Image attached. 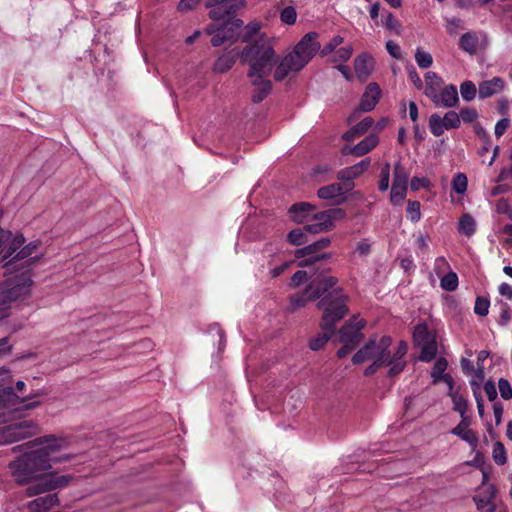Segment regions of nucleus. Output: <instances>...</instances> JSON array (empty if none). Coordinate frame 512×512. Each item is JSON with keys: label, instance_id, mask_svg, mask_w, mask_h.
I'll return each mask as SVG.
<instances>
[{"label": "nucleus", "instance_id": "a211bd4d", "mask_svg": "<svg viewBox=\"0 0 512 512\" xmlns=\"http://www.w3.org/2000/svg\"><path fill=\"white\" fill-rule=\"evenodd\" d=\"M364 327L363 320L350 319L339 330L340 342H346L357 346L363 339L361 329Z\"/></svg>", "mask_w": 512, "mask_h": 512}, {"label": "nucleus", "instance_id": "0e129e2a", "mask_svg": "<svg viewBox=\"0 0 512 512\" xmlns=\"http://www.w3.org/2000/svg\"><path fill=\"white\" fill-rule=\"evenodd\" d=\"M431 182L428 178L413 177L410 182V187L413 191H417L420 188H429Z\"/></svg>", "mask_w": 512, "mask_h": 512}, {"label": "nucleus", "instance_id": "0eeeda50", "mask_svg": "<svg viewBox=\"0 0 512 512\" xmlns=\"http://www.w3.org/2000/svg\"><path fill=\"white\" fill-rule=\"evenodd\" d=\"M331 241L328 237H323L303 248L295 251V257L303 260L299 261V267H309L317 262L331 257L330 253H322L321 251L330 245Z\"/></svg>", "mask_w": 512, "mask_h": 512}, {"label": "nucleus", "instance_id": "a878e982", "mask_svg": "<svg viewBox=\"0 0 512 512\" xmlns=\"http://www.w3.org/2000/svg\"><path fill=\"white\" fill-rule=\"evenodd\" d=\"M59 503L57 494H46L29 502L28 510L30 512H46L51 507Z\"/></svg>", "mask_w": 512, "mask_h": 512}, {"label": "nucleus", "instance_id": "dca6fc26", "mask_svg": "<svg viewBox=\"0 0 512 512\" xmlns=\"http://www.w3.org/2000/svg\"><path fill=\"white\" fill-rule=\"evenodd\" d=\"M9 467L16 482L20 485L30 483L38 475L34 465H32L26 454L22 458L11 462Z\"/></svg>", "mask_w": 512, "mask_h": 512}, {"label": "nucleus", "instance_id": "2eb2a0df", "mask_svg": "<svg viewBox=\"0 0 512 512\" xmlns=\"http://www.w3.org/2000/svg\"><path fill=\"white\" fill-rule=\"evenodd\" d=\"M460 123V116L455 111L447 112L444 117L432 114L429 118L430 131L436 137L441 136L445 130L458 128Z\"/></svg>", "mask_w": 512, "mask_h": 512}, {"label": "nucleus", "instance_id": "473e14b6", "mask_svg": "<svg viewBox=\"0 0 512 512\" xmlns=\"http://www.w3.org/2000/svg\"><path fill=\"white\" fill-rule=\"evenodd\" d=\"M489 493L486 496L476 495L473 500L479 512H494L495 504L493 498L495 497V489L493 486L489 487Z\"/></svg>", "mask_w": 512, "mask_h": 512}, {"label": "nucleus", "instance_id": "e2e57ef3", "mask_svg": "<svg viewBox=\"0 0 512 512\" xmlns=\"http://www.w3.org/2000/svg\"><path fill=\"white\" fill-rule=\"evenodd\" d=\"M407 71H408L409 79L413 83L415 88L418 90H421L423 88V82H422L419 74L417 73L415 67L411 65V66L407 67Z\"/></svg>", "mask_w": 512, "mask_h": 512}, {"label": "nucleus", "instance_id": "7ed1b4c3", "mask_svg": "<svg viewBox=\"0 0 512 512\" xmlns=\"http://www.w3.org/2000/svg\"><path fill=\"white\" fill-rule=\"evenodd\" d=\"M348 301L349 297L342 288H337L318 302L317 307L323 310L320 322L322 330L335 329L336 323L342 320L349 311Z\"/></svg>", "mask_w": 512, "mask_h": 512}, {"label": "nucleus", "instance_id": "37998d69", "mask_svg": "<svg viewBox=\"0 0 512 512\" xmlns=\"http://www.w3.org/2000/svg\"><path fill=\"white\" fill-rule=\"evenodd\" d=\"M448 362L445 358H439L435 362L432 371L431 377L433 378V383H438L439 380L442 379L443 375H445V370L447 369Z\"/></svg>", "mask_w": 512, "mask_h": 512}, {"label": "nucleus", "instance_id": "c85d7f7f", "mask_svg": "<svg viewBox=\"0 0 512 512\" xmlns=\"http://www.w3.org/2000/svg\"><path fill=\"white\" fill-rule=\"evenodd\" d=\"M251 84L255 86V90L252 93V102L253 103H260L262 102L267 95L270 93L272 88V83L270 80L266 78L261 79H250Z\"/></svg>", "mask_w": 512, "mask_h": 512}, {"label": "nucleus", "instance_id": "4be33fe9", "mask_svg": "<svg viewBox=\"0 0 512 512\" xmlns=\"http://www.w3.org/2000/svg\"><path fill=\"white\" fill-rule=\"evenodd\" d=\"M370 164V158H365L355 165L340 170L337 173V178L344 184L353 183V179L361 176L370 167Z\"/></svg>", "mask_w": 512, "mask_h": 512}, {"label": "nucleus", "instance_id": "de8ad7c7", "mask_svg": "<svg viewBox=\"0 0 512 512\" xmlns=\"http://www.w3.org/2000/svg\"><path fill=\"white\" fill-rule=\"evenodd\" d=\"M392 184L404 186H407L408 184V173L401 163H397L394 167V178Z\"/></svg>", "mask_w": 512, "mask_h": 512}, {"label": "nucleus", "instance_id": "774afa93", "mask_svg": "<svg viewBox=\"0 0 512 512\" xmlns=\"http://www.w3.org/2000/svg\"><path fill=\"white\" fill-rule=\"evenodd\" d=\"M510 125V120L508 118L500 119L495 125V135L496 137H501L507 130Z\"/></svg>", "mask_w": 512, "mask_h": 512}, {"label": "nucleus", "instance_id": "9b49d317", "mask_svg": "<svg viewBox=\"0 0 512 512\" xmlns=\"http://www.w3.org/2000/svg\"><path fill=\"white\" fill-rule=\"evenodd\" d=\"M344 216L340 208L329 209L316 213L311 222L304 226V230L310 234H318L330 231L334 228V221Z\"/></svg>", "mask_w": 512, "mask_h": 512}, {"label": "nucleus", "instance_id": "f257e3e1", "mask_svg": "<svg viewBox=\"0 0 512 512\" xmlns=\"http://www.w3.org/2000/svg\"><path fill=\"white\" fill-rule=\"evenodd\" d=\"M391 344L392 338L390 336H383L379 340L371 338L353 355L352 362L360 364L366 360H375L379 362L378 364L388 366V376L395 377L406 366L404 356L408 351V344L405 341H400L394 352L390 349Z\"/></svg>", "mask_w": 512, "mask_h": 512}, {"label": "nucleus", "instance_id": "6e6552de", "mask_svg": "<svg viewBox=\"0 0 512 512\" xmlns=\"http://www.w3.org/2000/svg\"><path fill=\"white\" fill-rule=\"evenodd\" d=\"M33 480L34 481L26 488V495L29 497L50 492L57 488H63L69 484L72 477L69 475L57 476L54 474H48L40 477L37 475Z\"/></svg>", "mask_w": 512, "mask_h": 512}, {"label": "nucleus", "instance_id": "4c0bfd02", "mask_svg": "<svg viewBox=\"0 0 512 512\" xmlns=\"http://www.w3.org/2000/svg\"><path fill=\"white\" fill-rule=\"evenodd\" d=\"M460 48L473 55L477 51L478 47V37L474 32H466L460 37L459 41Z\"/></svg>", "mask_w": 512, "mask_h": 512}, {"label": "nucleus", "instance_id": "2f4dec72", "mask_svg": "<svg viewBox=\"0 0 512 512\" xmlns=\"http://www.w3.org/2000/svg\"><path fill=\"white\" fill-rule=\"evenodd\" d=\"M443 80L435 72L429 71L425 74V89L424 94L432 99L435 94L440 90Z\"/></svg>", "mask_w": 512, "mask_h": 512}, {"label": "nucleus", "instance_id": "c756f323", "mask_svg": "<svg viewBox=\"0 0 512 512\" xmlns=\"http://www.w3.org/2000/svg\"><path fill=\"white\" fill-rule=\"evenodd\" d=\"M379 142V138L376 134H369L362 141H360L357 145L350 149V154H353L357 157L363 156L374 149Z\"/></svg>", "mask_w": 512, "mask_h": 512}, {"label": "nucleus", "instance_id": "393cba45", "mask_svg": "<svg viewBox=\"0 0 512 512\" xmlns=\"http://www.w3.org/2000/svg\"><path fill=\"white\" fill-rule=\"evenodd\" d=\"M505 87V82L501 77H494L490 80L482 81L479 84L478 92L480 99L489 98L500 93Z\"/></svg>", "mask_w": 512, "mask_h": 512}, {"label": "nucleus", "instance_id": "b1692460", "mask_svg": "<svg viewBox=\"0 0 512 512\" xmlns=\"http://www.w3.org/2000/svg\"><path fill=\"white\" fill-rule=\"evenodd\" d=\"M353 187V183L343 185L339 183H332L327 186L319 188L317 191V195L320 199L323 200H335L344 195L346 192L352 190Z\"/></svg>", "mask_w": 512, "mask_h": 512}, {"label": "nucleus", "instance_id": "aec40b11", "mask_svg": "<svg viewBox=\"0 0 512 512\" xmlns=\"http://www.w3.org/2000/svg\"><path fill=\"white\" fill-rule=\"evenodd\" d=\"M25 445L29 447L40 446L39 449L45 450L47 452V455L50 456V454L64 448L67 445V442L65 439L56 438L54 435H48L44 437H38L26 443Z\"/></svg>", "mask_w": 512, "mask_h": 512}, {"label": "nucleus", "instance_id": "58836bf2", "mask_svg": "<svg viewBox=\"0 0 512 512\" xmlns=\"http://www.w3.org/2000/svg\"><path fill=\"white\" fill-rule=\"evenodd\" d=\"M476 223L474 218L469 214H464L459 221L458 231L467 237L472 236L475 233Z\"/></svg>", "mask_w": 512, "mask_h": 512}, {"label": "nucleus", "instance_id": "79ce46f5", "mask_svg": "<svg viewBox=\"0 0 512 512\" xmlns=\"http://www.w3.org/2000/svg\"><path fill=\"white\" fill-rule=\"evenodd\" d=\"M450 397L454 405V411L458 412L461 417H466V412L468 410L467 400L463 397V395L459 394V392L450 395Z\"/></svg>", "mask_w": 512, "mask_h": 512}, {"label": "nucleus", "instance_id": "49530a36", "mask_svg": "<svg viewBox=\"0 0 512 512\" xmlns=\"http://www.w3.org/2000/svg\"><path fill=\"white\" fill-rule=\"evenodd\" d=\"M440 285L446 291H454L458 287V276L455 272H449L441 279Z\"/></svg>", "mask_w": 512, "mask_h": 512}, {"label": "nucleus", "instance_id": "864d4df0", "mask_svg": "<svg viewBox=\"0 0 512 512\" xmlns=\"http://www.w3.org/2000/svg\"><path fill=\"white\" fill-rule=\"evenodd\" d=\"M312 300L313 299L307 297L306 289L302 293L294 294L290 297L291 310L294 311L296 309L304 307L307 301Z\"/></svg>", "mask_w": 512, "mask_h": 512}, {"label": "nucleus", "instance_id": "69168bd1", "mask_svg": "<svg viewBox=\"0 0 512 512\" xmlns=\"http://www.w3.org/2000/svg\"><path fill=\"white\" fill-rule=\"evenodd\" d=\"M308 273L304 270L296 271L290 281V286L295 288L308 279Z\"/></svg>", "mask_w": 512, "mask_h": 512}, {"label": "nucleus", "instance_id": "3c124183", "mask_svg": "<svg viewBox=\"0 0 512 512\" xmlns=\"http://www.w3.org/2000/svg\"><path fill=\"white\" fill-rule=\"evenodd\" d=\"M344 42V38L340 35H336L329 40V42L320 50V54L322 56H327L332 52H335L337 47H339Z\"/></svg>", "mask_w": 512, "mask_h": 512}, {"label": "nucleus", "instance_id": "5fc2aeb1", "mask_svg": "<svg viewBox=\"0 0 512 512\" xmlns=\"http://www.w3.org/2000/svg\"><path fill=\"white\" fill-rule=\"evenodd\" d=\"M280 19L283 23L287 25H293L297 19V12L294 7L287 6L282 9L280 13Z\"/></svg>", "mask_w": 512, "mask_h": 512}, {"label": "nucleus", "instance_id": "a18cd8bd", "mask_svg": "<svg viewBox=\"0 0 512 512\" xmlns=\"http://www.w3.org/2000/svg\"><path fill=\"white\" fill-rule=\"evenodd\" d=\"M306 233L307 232H305L304 227L302 229L301 228L293 229L287 235L288 241L292 245L300 246L308 241V239L306 237Z\"/></svg>", "mask_w": 512, "mask_h": 512}, {"label": "nucleus", "instance_id": "bf43d9fd", "mask_svg": "<svg viewBox=\"0 0 512 512\" xmlns=\"http://www.w3.org/2000/svg\"><path fill=\"white\" fill-rule=\"evenodd\" d=\"M490 302L483 297H477L474 306V312L480 316H486L489 312Z\"/></svg>", "mask_w": 512, "mask_h": 512}, {"label": "nucleus", "instance_id": "8fccbe9b", "mask_svg": "<svg viewBox=\"0 0 512 512\" xmlns=\"http://www.w3.org/2000/svg\"><path fill=\"white\" fill-rule=\"evenodd\" d=\"M493 460L498 465H504L507 462L506 450L504 445L497 441L493 446L492 451Z\"/></svg>", "mask_w": 512, "mask_h": 512}, {"label": "nucleus", "instance_id": "680f3d73", "mask_svg": "<svg viewBox=\"0 0 512 512\" xmlns=\"http://www.w3.org/2000/svg\"><path fill=\"white\" fill-rule=\"evenodd\" d=\"M460 120L462 119L466 123H471L478 118V112L474 108L466 107L460 110L458 113Z\"/></svg>", "mask_w": 512, "mask_h": 512}, {"label": "nucleus", "instance_id": "9d476101", "mask_svg": "<svg viewBox=\"0 0 512 512\" xmlns=\"http://www.w3.org/2000/svg\"><path fill=\"white\" fill-rule=\"evenodd\" d=\"M38 432V426L32 420H22L0 428V443L7 444L31 437Z\"/></svg>", "mask_w": 512, "mask_h": 512}, {"label": "nucleus", "instance_id": "423d86ee", "mask_svg": "<svg viewBox=\"0 0 512 512\" xmlns=\"http://www.w3.org/2000/svg\"><path fill=\"white\" fill-rule=\"evenodd\" d=\"M246 6L245 0H207L205 7L213 21L231 20Z\"/></svg>", "mask_w": 512, "mask_h": 512}, {"label": "nucleus", "instance_id": "f8f14e48", "mask_svg": "<svg viewBox=\"0 0 512 512\" xmlns=\"http://www.w3.org/2000/svg\"><path fill=\"white\" fill-rule=\"evenodd\" d=\"M40 395H43V393L41 391H36L35 393H31L25 397H19L11 387L0 389V409L7 408L18 410V405H20L23 410L34 409L40 405V402L33 401L26 403V401Z\"/></svg>", "mask_w": 512, "mask_h": 512}, {"label": "nucleus", "instance_id": "6ab92c4d", "mask_svg": "<svg viewBox=\"0 0 512 512\" xmlns=\"http://www.w3.org/2000/svg\"><path fill=\"white\" fill-rule=\"evenodd\" d=\"M431 101L439 108H454L459 103L458 91L455 85L450 84L435 94Z\"/></svg>", "mask_w": 512, "mask_h": 512}, {"label": "nucleus", "instance_id": "09e8293b", "mask_svg": "<svg viewBox=\"0 0 512 512\" xmlns=\"http://www.w3.org/2000/svg\"><path fill=\"white\" fill-rule=\"evenodd\" d=\"M415 60L420 68H429L433 63L432 55L428 52L423 51L421 48H417L415 53Z\"/></svg>", "mask_w": 512, "mask_h": 512}, {"label": "nucleus", "instance_id": "a19ab883", "mask_svg": "<svg viewBox=\"0 0 512 512\" xmlns=\"http://www.w3.org/2000/svg\"><path fill=\"white\" fill-rule=\"evenodd\" d=\"M460 93L464 101L470 102L476 97V85L470 81H463L460 85Z\"/></svg>", "mask_w": 512, "mask_h": 512}, {"label": "nucleus", "instance_id": "20e7f679", "mask_svg": "<svg viewBox=\"0 0 512 512\" xmlns=\"http://www.w3.org/2000/svg\"><path fill=\"white\" fill-rule=\"evenodd\" d=\"M31 278L26 272L6 279L0 284V319L8 316L10 304L30 294Z\"/></svg>", "mask_w": 512, "mask_h": 512}, {"label": "nucleus", "instance_id": "bb28decb", "mask_svg": "<svg viewBox=\"0 0 512 512\" xmlns=\"http://www.w3.org/2000/svg\"><path fill=\"white\" fill-rule=\"evenodd\" d=\"M373 68V61L367 54H361L354 60V69L359 80L365 81Z\"/></svg>", "mask_w": 512, "mask_h": 512}, {"label": "nucleus", "instance_id": "e433bc0d", "mask_svg": "<svg viewBox=\"0 0 512 512\" xmlns=\"http://www.w3.org/2000/svg\"><path fill=\"white\" fill-rule=\"evenodd\" d=\"M489 352L481 350L477 355V368H474V379L470 381L472 387L479 389V383L484 379V365L483 362L488 358Z\"/></svg>", "mask_w": 512, "mask_h": 512}, {"label": "nucleus", "instance_id": "c03bdc74", "mask_svg": "<svg viewBox=\"0 0 512 512\" xmlns=\"http://www.w3.org/2000/svg\"><path fill=\"white\" fill-rule=\"evenodd\" d=\"M406 193H407V186L392 184L391 193H390L391 203L394 205L401 204L405 199Z\"/></svg>", "mask_w": 512, "mask_h": 512}, {"label": "nucleus", "instance_id": "1a4fd4ad", "mask_svg": "<svg viewBox=\"0 0 512 512\" xmlns=\"http://www.w3.org/2000/svg\"><path fill=\"white\" fill-rule=\"evenodd\" d=\"M413 340L417 347L421 349L419 359L421 361H431L437 353V342L435 335L432 334L425 323L415 326Z\"/></svg>", "mask_w": 512, "mask_h": 512}, {"label": "nucleus", "instance_id": "f03ea898", "mask_svg": "<svg viewBox=\"0 0 512 512\" xmlns=\"http://www.w3.org/2000/svg\"><path fill=\"white\" fill-rule=\"evenodd\" d=\"M240 61L249 64V79H261L270 75L277 59L272 45L263 37H259L243 48Z\"/></svg>", "mask_w": 512, "mask_h": 512}, {"label": "nucleus", "instance_id": "39448f33", "mask_svg": "<svg viewBox=\"0 0 512 512\" xmlns=\"http://www.w3.org/2000/svg\"><path fill=\"white\" fill-rule=\"evenodd\" d=\"M11 237L12 234L0 249V254L3 253L1 262H4L10 258V260L4 264V267L8 272L15 270L17 268V262L30 257L39 246L38 241H32L26 246L22 247L25 242L23 235H16L12 239Z\"/></svg>", "mask_w": 512, "mask_h": 512}, {"label": "nucleus", "instance_id": "4468645a", "mask_svg": "<svg viewBox=\"0 0 512 512\" xmlns=\"http://www.w3.org/2000/svg\"><path fill=\"white\" fill-rule=\"evenodd\" d=\"M338 278L335 276H318L307 287L306 294L310 299H319L326 297L334 289H337Z\"/></svg>", "mask_w": 512, "mask_h": 512}, {"label": "nucleus", "instance_id": "5701e85b", "mask_svg": "<svg viewBox=\"0 0 512 512\" xmlns=\"http://www.w3.org/2000/svg\"><path fill=\"white\" fill-rule=\"evenodd\" d=\"M381 97V90L377 83H370L366 87L360 101V110L369 112L375 108Z\"/></svg>", "mask_w": 512, "mask_h": 512}, {"label": "nucleus", "instance_id": "4d7b16f0", "mask_svg": "<svg viewBox=\"0 0 512 512\" xmlns=\"http://www.w3.org/2000/svg\"><path fill=\"white\" fill-rule=\"evenodd\" d=\"M390 181V164L385 163L381 169L380 180L378 183L379 190L384 192L389 188Z\"/></svg>", "mask_w": 512, "mask_h": 512}, {"label": "nucleus", "instance_id": "c9c22d12", "mask_svg": "<svg viewBox=\"0 0 512 512\" xmlns=\"http://www.w3.org/2000/svg\"><path fill=\"white\" fill-rule=\"evenodd\" d=\"M314 210V206L307 202H300L289 208V213L293 221L302 223L309 212Z\"/></svg>", "mask_w": 512, "mask_h": 512}, {"label": "nucleus", "instance_id": "6e6d98bb", "mask_svg": "<svg viewBox=\"0 0 512 512\" xmlns=\"http://www.w3.org/2000/svg\"><path fill=\"white\" fill-rule=\"evenodd\" d=\"M407 217L412 222H418L421 218L420 203L418 201H408Z\"/></svg>", "mask_w": 512, "mask_h": 512}, {"label": "nucleus", "instance_id": "7c9ffc66", "mask_svg": "<svg viewBox=\"0 0 512 512\" xmlns=\"http://www.w3.org/2000/svg\"><path fill=\"white\" fill-rule=\"evenodd\" d=\"M374 121L371 117H365L361 122L345 132L342 138L346 141H353L365 134L373 125Z\"/></svg>", "mask_w": 512, "mask_h": 512}, {"label": "nucleus", "instance_id": "ea45409f", "mask_svg": "<svg viewBox=\"0 0 512 512\" xmlns=\"http://www.w3.org/2000/svg\"><path fill=\"white\" fill-rule=\"evenodd\" d=\"M335 329L331 330H323V333L318 334L316 337L310 340L309 347L313 351H318L324 347V345L328 342L331 336L334 334Z\"/></svg>", "mask_w": 512, "mask_h": 512}, {"label": "nucleus", "instance_id": "052dcab7", "mask_svg": "<svg viewBox=\"0 0 512 512\" xmlns=\"http://www.w3.org/2000/svg\"><path fill=\"white\" fill-rule=\"evenodd\" d=\"M499 392L503 399L510 400L512 398V387L508 380L500 378L498 382Z\"/></svg>", "mask_w": 512, "mask_h": 512}, {"label": "nucleus", "instance_id": "f704fd0d", "mask_svg": "<svg viewBox=\"0 0 512 512\" xmlns=\"http://www.w3.org/2000/svg\"><path fill=\"white\" fill-rule=\"evenodd\" d=\"M236 33L232 28H228V23H224L222 26L218 27L216 32L213 34L211 39V44L214 47L221 46L227 40L234 38Z\"/></svg>", "mask_w": 512, "mask_h": 512}, {"label": "nucleus", "instance_id": "f3484780", "mask_svg": "<svg viewBox=\"0 0 512 512\" xmlns=\"http://www.w3.org/2000/svg\"><path fill=\"white\" fill-rule=\"evenodd\" d=\"M318 37L317 32H309L301 38L293 49L306 63H309L314 55L320 51L321 45L317 41Z\"/></svg>", "mask_w": 512, "mask_h": 512}, {"label": "nucleus", "instance_id": "ddd939ff", "mask_svg": "<svg viewBox=\"0 0 512 512\" xmlns=\"http://www.w3.org/2000/svg\"><path fill=\"white\" fill-rule=\"evenodd\" d=\"M308 63L304 61L295 51L288 53L276 66L274 79L276 81L284 80L291 73H298Z\"/></svg>", "mask_w": 512, "mask_h": 512}, {"label": "nucleus", "instance_id": "cd10ccee", "mask_svg": "<svg viewBox=\"0 0 512 512\" xmlns=\"http://www.w3.org/2000/svg\"><path fill=\"white\" fill-rule=\"evenodd\" d=\"M26 456L31 461L32 465H34L38 474L51 468L50 456L47 455L45 450L38 448L37 450L26 453Z\"/></svg>", "mask_w": 512, "mask_h": 512}, {"label": "nucleus", "instance_id": "72a5a7b5", "mask_svg": "<svg viewBox=\"0 0 512 512\" xmlns=\"http://www.w3.org/2000/svg\"><path fill=\"white\" fill-rule=\"evenodd\" d=\"M238 53L231 51L221 55L214 63V70L219 73H225L230 70L236 62Z\"/></svg>", "mask_w": 512, "mask_h": 512}, {"label": "nucleus", "instance_id": "603ef678", "mask_svg": "<svg viewBox=\"0 0 512 512\" xmlns=\"http://www.w3.org/2000/svg\"><path fill=\"white\" fill-rule=\"evenodd\" d=\"M468 181L466 175L458 173L453 177L452 188L458 194H463L467 189Z\"/></svg>", "mask_w": 512, "mask_h": 512}, {"label": "nucleus", "instance_id": "338daca9", "mask_svg": "<svg viewBox=\"0 0 512 512\" xmlns=\"http://www.w3.org/2000/svg\"><path fill=\"white\" fill-rule=\"evenodd\" d=\"M259 31V24L250 23L246 26V34L242 37L243 42L249 43L254 35Z\"/></svg>", "mask_w": 512, "mask_h": 512}, {"label": "nucleus", "instance_id": "13d9d810", "mask_svg": "<svg viewBox=\"0 0 512 512\" xmlns=\"http://www.w3.org/2000/svg\"><path fill=\"white\" fill-rule=\"evenodd\" d=\"M353 49L351 46L340 47L334 52L333 62H346L350 59Z\"/></svg>", "mask_w": 512, "mask_h": 512}, {"label": "nucleus", "instance_id": "412c9836", "mask_svg": "<svg viewBox=\"0 0 512 512\" xmlns=\"http://www.w3.org/2000/svg\"><path fill=\"white\" fill-rule=\"evenodd\" d=\"M461 418L462 420L451 430V433L467 442L473 449H475L478 446L479 439L477 434L473 430L469 429L471 419L468 416Z\"/></svg>", "mask_w": 512, "mask_h": 512}]
</instances>
